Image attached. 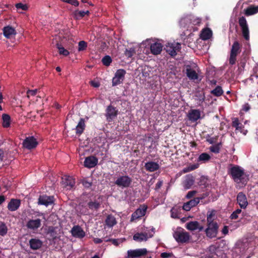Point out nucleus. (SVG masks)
Segmentation results:
<instances>
[{
  "instance_id": "obj_34",
  "label": "nucleus",
  "mask_w": 258,
  "mask_h": 258,
  "mask_svg": "<svg viewBox=\"0 0 258 258\" xmlns=\"http://www.w3.org/2000/svg\"><path fill=\"white\" fill-rule=\"evenodd\" d=\"M186 228L190 231H195L199 228V222L198 221H191L186 224Z\"/></svg>"
},
{
  "instance_id": "obj_56",
  "label": "nucleus",
  "mask_w": 258,
  "mask_h": 258,
  "mask_svg": "<svg viewBox=\"0 0 258 258\" xmlns=\"http://www.w3.org/2000/svg\"><path fill=\"white\" fill-rule=\"evenodd\" d=\"M83 185L86 188H89L92 186V182L84 180L83 181Z\"/></svg>"
},
{
  "instance_id": "obj_45",
  "label": "nucleus",
  "mask_w": 258,
  "mask_h": 258,
  "mask_svg": "<svg viewBox=\"0 0 258 258\" xmlns=\"http://www.w3.org/2000/svg\"><path fill=\"white\" fill-rule=\"evenodd\" d=\"M87 47V43L85 41H80L78 44V51H82L86 50Z\"/></svg>"
},
{
  "instance_id": "obj_15",
  "label": "nucleus",
  "mask_w": 258,
  "mask_h": 258,
  "mask_svg": "<svg viewBox=\"0 0 258 258\" xmlns=\"http://www.w3.org/2000/svg\"><path fill=\"white\" fill-rule=\"evenodd\" d=\"M21 205V200L17 199H12L8 203L7 208L11 211L14 212L17 210Z\"/></svg>"
},
{
  "instance_id": "obj_60",
  "label": "nucleus",
  "mask_w": 258,
  "mask_h": 258,
  "mask_svg": "<svg viewBox=\"0 0 258 258\" xmlns=\"http://www.w3.org/2000/svg\"><path fill=\"white\" fill-rule=\"evenodd\" d=\"M238 217V216L237 214H236L234 212H233L230 216V219L232 220H236Z\"/></svg>"
},
{
  "instance_id": "obj_38",
  "label": "nucleus",
  "mask_w": 258,
  "mask_h": 258,
  "mask_svg": "<svg viewBox=\"0 0 258 258\" xmlns=\"http://www.w3.org/2000/svg\"><path fill=\"white\" fill-rule=\"evenodd\" d=\"M56 227H49L48 229V234L50 235L53 239H55L57 237Z\"/></svg>"
},
{
  "instance_id": "obj_28",
  "label": "nucleus",
  "mask_w": 258,
  "mask_h": 258,
  "mask_svg": "<svg viewBox=\"0 0 258 258\" xmlns=\"http://www.w3.org/2000/svg\"><path fill=\"white\" fill-rule=\"evenodd\" d=\"M105 223L107 227H112L117 224V221L113 215L109 214L107 216Z\"/></svg>"
},
{
  "instance_id": "obj_37",
  "label": "nucleus",
  "mask_w": 258,
  "mask_h": 258,
  "mask_svg": "<svg viewBox=\"0 0 258 258\" xmlns=\"http://www.w3.org/2000/svg\"><path fill=\"white\" fill-rule=\"evenodd\" d=\"M8 227L6 224L4 222H0V235L2 236H5L8 233Z\"/></svg>"
},
{
  "instance_id": "obj_54",
  "label": "nucleus",
  "mask_w": 258,
  "mask_h": 258,
  "mask_svg": "<svg viewBox=\"0 0 258 258\" xmlns=\"http://www.w3.org/2000/svg\"><path fill=\"white\" fill-rule=\"evenodd\" d=\"M197 193V191L196 190H191L187 192V195H186L185 197L186 199H189L193 197Z\"/></svg>"
},
{
  "instance_id": "obj_59",
  "label": "nucleus",
  "mask_w": 258,
  "mask_h": 258,
  "mask_svg": "<svg viewBox=\"0 0 258 258\" xmlns=\"http://www.w3.org/2000/svg\"><path fill=\"white\" fill-rule=\"evenodd\" d=\"M90 83H91V86L95 88H98L100 86V83L97 82L92 81H91Z\"/></svg>"
},
{
  "instance_id": "obj_11",
  "label": "nucleus",
  "mask_w": 258,
  "mask_h": 258,
  "mask_svg": "<svg viewBox=\"0 0 258 258\" xmlns=\"http://www.w3.org/2000/svg\"><path fill=\"white\" fill-rule=\"evenodd\" d=\"M54 202L53 196H48L46 195H40L38 200V204L39 205H44L46 207L51 205Z\"/></svg>"
},
{
  "instance_id": "obj_27",
  "label": "nucleus",
  "mask_w": 258,
  "mask_h": 258,
  "mask_svg": "<svg viewBox=\"0 0 258 258\" xmlns=\"http://www.w3.org/2000/svg\"><path fill=\"white\" fill-rule=\"evenodd\" d=\"M241 51V45L237 41H235L234 42L232 45V47L230 50V53L238 55Z\"/></svg>"
},
{
  "instance_id": "obj_25",
  "label": "nucleus",
  "mask_w": 258,
  "mask_h": 258,
  "mask_svg": "<svg viewBox=\"0 0 258 258\" xmlns=\"http://www.w3.org/2000/svg\"><path fill=\"white\" fill-rule=\"evenodd\" d=\"M195 100L200 106H201L205 100V93L204 90H198L195 94Z\"/></svg>"
},
{
  "instance_id": "obj_51",
  "label": "nucleus",
  "mask_w": 258,
  "mask_h": 258,
  "mask_svg": "<svg viewBox=\"0 0 258 258\" xmlns=\"http://www.w3.org/2000/svg\"><path fill=\"white\" fill-rule=\"evenodd\" d=\"M62 1L76 7L78 6L79 5V3L77 0H62Z\"/></svg>"
},
{
  "instance_id": "obj_55",
  "label": "nucleus",
  "mask_w": 258,
  "mask_h": 258,
  "mask_svg": "<svg viewBox=\"0 0 258 258\" xmlns=\"http://www.w3.org/2000/svg\"><path fill=\"white\" fill-rule=\"evenodd\" d=\"M173 254L172 253H168V252H162L161 254V257L162 258H168L171 257Z\"/></svg>"
},
{
  "instance_id": "obj_32",
  "label": "nucleus",
  "mask_w": 258,
  "mask_h": 258,
  "mask_svg": "<svg viewBox=\"0 0 258 258\" xmlns=\"http://www.w3.org/2000/svg\"><path fill=\"white\" fill-rule=\"evenodd\" d=\"M87 205L91 210L97 211L100 207V203L96 201H91L88 203Z\"/></svg>"
},
{
  "instance_id": "obj_21",
  "label": "nucleus",
  "mask_w": 258,
  "mask_h": 258,
  "mask_svg": "<svg viewBox=\"0 0 258 258\" xmlns=\"http://www.w3.org/2000/svg\"><path fill=\"white\" fill-rule=\"evenodd\" d=\"M199 202L200 198H194L184 203L182 207L183 209L186 211H189L192 207L197 206Z\"/></svg>"
},
{
  "instance_id": "obj_47",
  "label": "nucleus",
  "mask_w": 258,
  "mask_h": 258,
  "mask_svg": "<svg viewBox=\"0 0 258 258\" xmlns=\"http://www.w3.org/2000/svg\"><path fill=\"white\" fill-rule=\"evenodd\" d=\"M57 48L58 49L59 53L60 54L66 56H68L69 54V51L67 49H66L64 47L58 46Z\"/></svg>"
},
{
  "instance_id": "obj_57",
  "label": "nucleus",
  "mask_w": 258,
  "mask_h": 258,
  "mask_svg": "<svg viewBox=\"0 0 258 258\" xmlns=\"http://www.w3.org/2000/svg\"><path fill=\"white\" fill-rule=\"evenodd\" d=\"M163 185V181L162 180H159L157 183L156 184L155 186V190H157L161 188V187Z\"/></svg>"
},
{
  "instance_id": "obj_10",
  "label": "nucleus",
  "mask_w": 258,
  "mask_h": 258,
  "mask_svg": "<svg viewBox=\"0 0 258 258\" xmlns=\"http://www.w3.org/2000/svg\"><path fill=\"white\" fill-rule=\"evenodd\" d=\"M147 250L146 248L136 249L127 251L128 258L140 257L146 255Z\"/></svg>"
},
{
  "instance_id": "obj_35",
  "label": "nucleus",
  "mask_w": 258,
  "mask_h": 258,
  "mask_svg": "<svg viewBox=\"0 0 258 258\" xmlns=\"http://www.w3.org/2000/svg\"><path fill=\"white\" fill-rule=\"evenodd\" d=\"M211 159V156L207 153H203L200 155L198 158V162L205 163Z\"/></svg>"
},
{
  "instance_id": "obj_46",
  "label": "nucleus",
  "mask_w": 258,
  "mask_h": 258,
  "mask_svg": "<svg viewBox=\"0 0 258 258\" xmlns=\"http://www.w3.org/2000/svg\"><path fill=\"white\" fill-rule=\"evenodd\" d=\"M194 180L190 177L186 179L184 182V188L186 189L189 188L194 184Z\"/></svg>"
},
{
  "instance_id": "obj_12",
  "label": "nucleus",
  "mask_w": 258,
  "mask_h": 258,
  "mask_svg": "<svg viewBox=\"0 0 258 258\" xmlns=\"http://www.w3.org/2000/svg\"><path fill=\"white\" fill-rule=\"evenodd\" d=\"M72 235L75 237L82 239L85 236V232L79 225H75L71 229Z\"/></svg>"
},
{
  "instance_id": "obj_36",
  "label": "nucleus",
  "mask_w": 258,
  "mask_h": 258,
  "mask_svg": "<svg viewBox=\"0 0 258 258\" xmlns=\"http://www.w3.org/2000/svg\"><path fill=\"white\" fill-rule=\"evenodd\" d=\"M223 93V91L221 86H218L214 89L211 91V94L216 97L221 96Z\"/></svg>"
},
{
  "instance_id": "obj_1",
  "label": "nucleus",
  "mask_w": 258,
  "mask_h": 258,
  "mask_svg": "<svg viewBox=\"0 0 258 258\" xmlns=\"http://www.w3.org/2000/svg\"><path fill=\"white\" fill-rule=\"evenodd\" d=\"M228 174L234 182L237 183L246 184L248 180V175L244 171V170L238 165H233L229 169Z\"/></svg>"
},
{
  "instance_id": "obj_23",
  "label": "nucleus",
  "mask_w": 258,
  "mask_h": 258,
  "mask_svg": "<svg viewBox=\"0 0 258 258\" xmlns=\"http://www.w3.org/2000/svg\"><path fill=\"white\" fill-rule=\"evenodd\" d=\"M153 236V234H150L149 236H148L147 233H137L133 236V239L136 241L142 242L143 241H147L149 237H152Z\"/></svg>"
},
{
  "instance_id": "obj_7",
  "label": "nucleus",
  "mask_w": 258,
  "mask_h": 258,
  "mask_svg": "<svg viewBox=\"0 0 258 258\" xmlns=\"http://www.w3.org/2000/svg\"><path fill=\"white\" fill-rule=\"evenodd\" d=\"M125 73L126 72L123 69L118 70L115 73L114 77L112 79V86H115L122 83L124 79Z\"/></svg>"
},
{
  "instance_id": "obj_58",
  "label": "nucleus",
  "mask_w": 258,
  "mask_h": 258,
  "mask_svg": "<svg viewBox=\"0 0 258 258\" xmlns=\"http://www.w3.org/2000/svg\"><path fill=\"white\" fill-rule=\"evenodd\" d=\"M107 241L111 242L115 246H118L119 244L118 239H109Z\"/></svg>"
},
{
  "instance_id": "obj_39",
  "label": "nucleus",
  "mask_w": 258,
  "mask_h": 258,
  "mask_svg": "<svg viewBox=\"0 0 258 258\" xmlns=\"http://www.w3.org/2000/svg\"><path fill=\"white\" fill-rule=\"evenodd\" d=\"M215 215V211L212 210L211 211H208L207 213V224L208 223H214L216 222H214V220L213 219V217Z\"/></svg>"
},
{
  "instance_id": "obj_2",
  "label": "nucleus",
  "mask_w": 258,
  "mask_h": 258,
  "mask_svg": "<svg viewBox=\"0 0 258 258\" xmlns=\"http://www.w3.org/2000/svg\"><path fill=\"white\" fill-rule=\"evenodd\" d=\"M173 236L177 242L181 243L187 242L190 238L189 233L181 228H179L174 231Z\"/></svg>"
},
{
  "instance_id": "obj_16",
  "label": "nucleus",
  "mask_w": 258,
  "mask_h": 258,
  "mask_svg": "<svg viewBox=\"0 0 258 258\" xmlns=\"http://www.w3.org/2000/svg\"><path fill=\"white\" fill-rule=\"evenodd\" d=\"M187 116L188 119L191 122L197 121L201 118V111L199 109H190Z\"/></svg>"
},
{
  "instance_id": "obj_41",
  "label": "nucleus",
  "mask_w": 258,
  "mask_h": 258,
  "mask_svg": "<svg viewBox=\"0 0 258 258\" xmlns=\"http://www.w3.org/2000/svg\"><path fill=\"white\" fill-rule=\"evenodd\" d=\"M74 18L76 20L83 18L85 16V11L76 10L73 13Z\"/></svg>"
},
{
  "instance_id": "obj_43",
  "label": "nucleus",
  "mask_w": 258,
  "mask_h": 258,
  "mask_svg": "<svg viewBox=\"0 0 258 258\" xmlns=\"http://www.w3.org/2000/svg\"><path fill=\"white\" fill-rule=\"evenodd\" d=\"M111 62L112 59L111 57L109 55H106L104 57H103L102 59V63L106 67L110 66Z\"/></svg>"
},
{
  "instance_id": "obj_22",
  "label": "nucleus",
  "mask_w": 258,
  "mask_h": 258,
  "mask_svg": "<svg viewBox=\"0 0 258 258\" xmlns=\"http://www.w3.org/2000/svg\"><path fill=\"white\" fill-rule=\"evenodd\" d=\"M160 168V166L158 163L153 161H149L145 163V168L149 172H154L158 170Z\"/></svg>"
},
{
  "instance_id": "obj_42",
  "label": "nucleus",
  "mask_w": 258,
  "mask_h": 258,
  "mask_svg": "<svg viewBox=\"0 0 258 258\" xmlns=\"http://www.w3.org/2000/svg\"><path fill=\"white\" fill-rule=\"evenodd\" d=\"M221 146L222 144L219 143L211 146L210 147V150L212 152L217 154L219 153Z\"/></svg>"
},
{
  "instance_id": "obj_61",
  "label": "nucleus",
  "mask_w": 258,
  "mask_h": 258,
  "mask_svg": "<svg viewBox=\"0 0 258 258\" xmlns=\"http://www.w3.org/2000/svg\"><path fill=\"white\" fill-rule=\"evenodd\" d=\"M250 108L249 105L248 103L245 104L243 106V110L245 111H248Z\"/></svg>"
},
{
  "instance_id": "obj_9",
  "label": "nucleus",
  "mask_w": 258,
  "mask_h": 258,
  "mask_svg": "<svg viewBox=\"0 0 258 258\" xmlns=\"http://www.w3.org/2000/svg\"><path fill=\"white\" fill-rule=\"evenodd\" d=\"M118 110L111 105L107 106L106 109L105 116L106 120L108 122L112 121L114 118L117 117L118 114Z\"/></svg>"
},
{
  "instance_id": "obj_62",
  "label": "nucleus",
  "mask_w": 258,
  "mask_h": 258,
  "mask_svg": "<svg viewBox=\"0 0 258 258\" xmlns=\"http://www.w3.org/2000/svg\"><path fill=\"white\" fill-rule=\"evenodd\" d=\"M4 157V151L0 148V161L2 162L3 160Z\"/></svg>"
},
{
  "instance_id": "obj_53",
  "label": "nucleus",
  "mask_w": 258,
  "mask_h": 258,
  "mask_svg": "<svg viewBox=\"0 0 258 258\" xmlns=\"http://www.w3.org/2000/svg\"><path fill=\"white\" fill-rule=\"evenodd\" d=\"M37 92V90H28L27 92V97L29 98L31 96H34L36 95Z\"/></svg>"
},
{
  "instance_id": "obj_24",
  "label": "nucleus",
  "mask_w": 258,
  "mask_h": 258,
  "mask_svg": "<svg viewBox=\"0 0 258 258\" xmlns=\"http://www.w3.org/2000/svg\"><path fill=\"white\" fill-rule=\"evenodd\" d=\"M85 127V119L83 118H81L75 128L76 135L79 137L84 132Z\"/></svg>"
},
{
  "instance_id": "obj_30",
  "label": "nucleus",
  "mask_w": 258,
  "mask_h": 258,
  "mask_svg": "<svg viewBox=\"0 0 258 258\" xmlns=\"http://www.w3.org/2000/svg\"><path fill=\"white\" fill-rule=\"evenodd\" d=\"M3 33L6 38H10L15 34V30L12 27L8 26L3 28Z\"/></svg>"
},
{
  "instance_id": "obj_14",
  "label": "nucleus",
  "mask_w": 258,
  "mask_h": 258,
  "mask_svg": "<svg viewBox=\"0 0 258 258\" xmlns=\"http://www.w3.org/2000/svg\"><path fill=\"white\" fill-rule=\"evenodd\" d=\"M237 202L241 209H245L248 205L246 195L243 192H239L237 195Z\"/></svg>"
},
{
  "instance_id": "obj_40",
  "label": "nucleus",
  "mask_w": 258,
  "mask_h": 258,
  "mask_svg": "<svg viewBox=\"0 0 258 258\" xmlns=\"http://www.w3.org/2000/svg\"><path fill=\"white\" fill-rule=\"evenodd\" d=\"M245 14L246 16H250L256 14V11L254 8V6L251 5L249 6L246 9L244 10Z\"/></svg>"
},
{
  "instance_id": "obj_18",
  "label": "nucleus",
  "mask_w": 258,
  "mask_h": 258,
  "mask_svg": "<svg viewBox=\"0 0 258 258\" xmlns=\"http://www.w3.org/2000/svg\"><path fill=\"white\" fill-rule=\"evenodd\" d=\"M41 225V220L40 219L29 220L26 224L27 227L31 230H35L39 228Z\"/></svg>"
},
{
  "instance_id": "obj_6",
  "label": "nucleus",
  "mask_w": 258,
  "mask_h": 258,
  "mask_svg": "<svg viewBox=\"0 0 258 258\" xmlns=\"http://www.w3.org/2000/svg\"><path fill=\"white\" fill-rule=\"evenodd\" d=\"M218 225L217 222L214 223H208L207 228L205 230L206 236L210 238L217 236L218 231Z\"/></svg>"
},
{
  "instance_id": "obj_31",
  "label": "nucleus",
  "mask_w": 258,
  "mask_h": 258,
  "mask_svg": "<svg viewBox=\"0 0 258 258\" xmlns=\"http://www.w3.org/2000/svg\"><path fill=\"white\" fill-rule=\"evenodd\" d=\"M212 35V31L209 28H205L201 32L200 37L202 39L206 40L210 39Z\"/></svg>"
},
{
  "instance_id": "obj_44",
  "label": "nucleus",
  "mask_w": 258,
  "mask_h": 258,
  "mask_svg": "<svg viewBox=\"0 0 258 258\" xmlns=\"http://www.w3.org/2000/svg\"><path fill=\"white\" fill-rule=\"evenodd\" d=\"M136 53L134 48H130L129 49H126L124 51L125 55L128 58H131Z\"/></svg>"
},
{
  "instance_id": "obj_8",
  "label": "nucleus",
  "mask_w": 258,
  "mask_h": 258,
  "mask_svg": "<svg viewBox=\"0 0 258 258\" xmlns=\"http://www.w3.org/2000/svg\"><path fill=\"white\" fill-rule=\"evenodd\" d=\"M38 144V142L33 136L26 137L23 142V147L28 150L35 149Z\"/></svg>"
},
{
  "instance_id": "obj_26",
  "label": "nucleus",
  "mask_w": 258,
  "mask_h": 258,
  "mask_svg": "<svg viewBox=\"0 0 258 258\" xmlns=\"http://www.w3.org/2000/svg\"><path fill=\"white\" fill-rule=\"evenodd\" d=\"M42 242L40 239L32 238L29 240L30 247L32 249L37 250L42 246Z\"/></svg>"
},
{
  "instance_id": "obj_4",
  "label": "nucleus",
  "mask_w": 258,
  "mask_h": 258,
  "mask_svg": "<svg viewBox=\"0 0 258 258\" xmlns=\"http://www.w3.org/2000/svg\"><path fill=\"white\" fill-rule=\"evenodd\" d=\"M238 23L241 29L243 37L246 40H248L249 39V31L245 18L243 16L239 18Z\"/></svg>"
},
{
  "instance_id": "obj_20",
  "label": "nucleus",
  "mask_w": 258,
  "mask_h": 258,
  "mask_svg": "<svg viewBox=\"0 0 258 258\" xmlns=\"http://www.w3.org/2000/svg\"><path fill=\"white\" fill-rule=\"evenodd\" d=\"M186 76L191 80H195L198 79V75L190 65L186 66Z\"/></svg>"
},
{
  "instance_id": "obj_33",
  "label": "nucleus",
  "mask_w": 258,
  "mask_h": 258,
  "mask_svg": "<svg viewBox=\"0 0 258 258\" xmlns=\"http://www.w3.org/2000/svg\"><path fill=\"white\" fill-rule=\"evenodd\" d=\"M3 126L4 127H9L10 126L11 117L8 114H3L2 115Z\"/></svg>"
},
{
  "instance_id": "obj_19",
  "label": "nucleus",
  "mask_w": 258,
  "mask_h": 258,
  "mask_svg": "<svg viewBox=\"0 0 258 258\" xmlns=\"http://www.w3.org/2000/svg\"><path fill=\"white\" fill-rule=\"evenodd\" d=\"M163 45L158 42H155L150 45L151 53L154 55H158L161 53L163 49Z\"/></svg>"
},
{
  "instance_id": "obj_3",
  "label": "nucleus",
  "mask_w": 258,
  "mask_h": 258,
  "mask_svg": "<svg viewBox=\"0 0 258 258\" xmlns=\"http://www.w3.org/2000/svg\"><path fill=\"white\" fill-rule=\"evenodd\" d=\"M164 49L170 55L174 57L177 55V52L181 49V45L178 42L167 43Z\"/></svg>"
},
{
  "instance_id": "obj_48",
  "label": "nucleus",
  "mask_w": 258,
  "mask_h": 258,
  "mask_svg": "<svg viewBox=\"0 0 258 258\" xmlns=\"http://www.w3.org/2000/svg\"><path fill=\"white\" fill-rule=\"evenodd\" d=\"M237 55H235L232 53H230V57L229 59V62L230 65H233L235 64L237 60Z\"/></svg>"
},
{
  "instance_id": "obj_64",
  "label": "nucleus",
  "mask_w": 258,
  "mask_h": 258,
  "mask_svg": "<svg viewBox=\"0 0 258 258\" xmlns=\"http://www.w3.org/2000/svg\"><path fill=\"white\" fill-rule=\"evenodd\" d=\"M228 227H227V226H225L222 229V233L224 234H227L228 233Z\"/></svg>"
},
{
  "instance_id": "obj_5",
  "label": "nucleus",
  "mask_w": 258,
  "mask_h": 258,
  "mask_svg": "<svg viewBox=\"0 0 258 258\" xmlns=\"http://www.w3.org/2000/svg\"><path fill=\"white\" fill-rule=\"evenodd\" d=\"M132 182V178L128 175H123L118 177L115 180L114 183L117 186L123 188H127L130 186Z\"/></svg>"
},
{
  "instance_id": "obj_13",
  "label": "nucleus",
  "mask_w": 258,
  "mask_h": 258,
  "mask_svg": "<svg viewBox=\"0 0 258 258\" xmlns=\"http://www.w3.org/2000/svg\"><path fill=\"white\" fill-rule=\"evenodd\" d=\"M147 209V207L145 205H143L140 208L137 209L135 212H134L131 217V221L135 220L138 219L145 216Z\"/></svg>"
},
{
  "instance_id": "obj_50",
  "label": "nucleus",
  "mask_w": 258,
  "mask_h": 258,
  "mask_svg": "<svg viewBox=\"0 0 258 258\" xmlns=\"http://www.w3.org/2000/svg\"><path fill=\"white\" fill-rule=\"evenodd\" d=\"M239 124H241V123L239 122L237 118H235L232 123V126L234 127H235L237 130L241 128V127L239 126Z\"/></svg>"
},
{
  "instance_id": "obj_63",
  "label": "nucleus",
  "mask_w": 258,
  "mask_h": 258,
  "mask_svg": "<svg viewBox=\"0 0 258 258\" xmlns=\"http://www.w3.org/2000/svg\"><path fill=\"white\" fill-rule=\"evenodd\" d=\"M216 140V139L214 138H211L210 139H207V141L210 144H213L215 143Z\"/></svg>"
},
{
  "instance_id": "obj_52",
  "label": "nucleus",
  "mask_w": 258,
  "mask_h": 258,
  "mask_svg": "<svg viewBox=\"0 0 258 258\" xmlns=\"http://www.w3.org/2000/svg\"><path fill=\"white\" fill-rule=\"evenodd\" d=\"M190 22L195 25H199L201 23V19L198 18H192L190 19Z\"/></svg>"
},
{
  "instance_id": "obj_49",
  "label": "nucleus",
  "mask_w": 258,
  "mask_h": 258,
  "mask_svg": "<svg viewBox=\"0 0 258 258\" xmlns=\"http://www.w3.org/2000/svg\"><path fill=\"white\" fill-rule=\"evenodd\" d=\"M15 7L17 9H22L23 11H27L28 9V7L27 5L23 4L21 3L16 4Z\"/></svg>"
},
{
  "instance_id": "obj_29",
  "label": "nucleus",
  "mask_w": 258,
  "mask_h": 258,
  "mask_svg": "<svg viewBox=\"0 0 258 258\" xmlns=\"http://www.w3.org/2000/svg\"><path fill=\"white\" fill-rule=\"evenodd\" d=\"M62 182L64 183V184L66 187H69L70 188H71L75 185V180L71 176H65L62 178Z\"/></svg>"
},
{
  "instance_id": "obj_17",
  "label": "nucleus",
  "mask_w": 258,
  "mask_h": 258,
  "mask_svg": "<svg viewBox=\"0 0 258 258\" xmlns=\"http://www.w3.org/2000/svg\"><path fill=\"white\" fill-rule=\"evenodd\" d=\"M98 163V159L95 156L86 157L84 161V166L87 168L94 167Z\"/></svg>"
}]
</instances>
